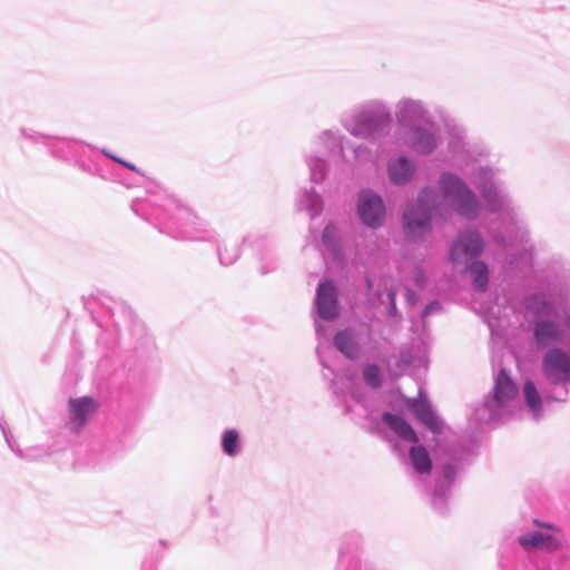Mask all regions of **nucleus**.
<instances>
[{
    "label": "nucleus",
    "mask_w": 570,
    "mask_h": 570,
    "mask_svg": "<svg viewBox=\"0 0 570 570\" xmlns=\"http://www.w3.org/2000/svg\"><path fill=\"white\" fill-rule=\"evenodd\" d=\"M135 444V438L130 428H124L120 432L115 433L105 444V451L114 455L121 454L131 449Z\"/></svg>",
    "instance_id": "cd10ccee"
},
{
    "label": "nucleus",
    "mask_w": 570,
    "mask_h": 570,
    "mask_svg": "<svg viewBox=\"0 0 570 570\" xmlns=\"http://www.w3.org/2000/svg\"><path fill=\"white\" fill-rule=\"evenodd\" d=\"M442 311V304L439 299H432L428 304H425L424 308L422 309L421 317L424 320L429 316H431L434 313Z\"/></svg>",
    "instance_id": "a19ab883"
},
{
    "label": "nucleus",
    "mask_w": 570,
    "mask_h": 570,
    "mask_svg": "<svg viewBox=\"0 0 570 570\" xmlns=\"http://www.w3.org/2000/svg\"><path fill=\"white\" fill-rule=\"evenodd\" d=\"M463 272L470 276L473 291L484 293L489 289L491 271L484 261L479 258L464 263Z\"/></svg>",
    "instance_id": "4be33fe9"
},
{
    "label": "nucleus",
    "mask_w": 570,
    "mask_h": 570,
    "mask_svg": "<svg viewBox=\"0 0 570 570\" xmlns=\"http://www.w3.org/2000/svg\"><path fill=\"white\" fill-rule=\"evenodd\" d=\"M387 297V311L386 314L391 318L401 320L402 315L397 309L396 305V297H397V291L395 287L391 286L386 292Z\"/></svg>",
    "instance_id": "58836bf2"
},
{
    "label": "nucleus",
    "mask_w": 570,
    "mask_h": 570,
    "mask_svg": "<svg viewBox=\"0 0 570 570\" xmlns=\"http://www.w3.org/2000/svg\"><path fill=\"white\" fill-rule=\"evenodd\" d=\"M333 346L350 361L357 360L362 354L357 334L352 327L338 330L333 337Z\"/></svg>",
    "instance_id": "412c9836"
},
{
    "label": "nucleus",
    "mask_w": 570,
    "mask_h": 570,
    "mask_svg": "<svg viewBox=\"0 0 570 570\" xmlns=\"http://www.w3.org/2000/svg\"><path fill=\"white\" fill-rule=\"evenodd\" d=\"M362 377L371 389H380L384 382L383 373L375 363H366L362 366Z\"/></svg>",
    "instance_id": "72a5a7b5"
},
{
    "label": "nucleus",
    "mask_w": 570,
    "mask_h": 570,
    "mask_svg": "<svg viewBox=\"0 0 570 570\" xmlns=\"http://www.w3.org/2000/svg\"><path fill=\"white\" fill-rule=\"evenodd\" d=\"M417 173V165L414 159L407 155H399L389 159L386 164V174L390 183L397 187L411 184Z\"/></svg>",
    "instance_id": "f3484780"
},
{
    "label": "nucleus",
    "mask_w": 570,
    "mask_h": 570,
    "mask_svg": "<svg viewBox=\"0 0 570 570\" xmlns=\"http://www.w3.org/2000/svg\"><path fill=\"white\" fill-rule=\"evenodd\" d=\"M314 314L325 322H333L341 315L340 289L331 278L318 282L315 298Z\"/></svg>",
    "instance_id": "f8f14e48"
},
{
    "label": "nucleus",
    "mask_w": 570,
    "mask_h": 570,
    "mask_svg": "<svg viewBox=\"0 0 570 570\" xmlns=\"http://www.w3.org/2000/svg\"><path fill=\"white\" fill-rule=\"evenodd\" d=\"M404 296H405V302H406L407 306H410V307L415 306L420 301V295L411 287L405 288Z\"/></svg>",
    "instance_id": "37998d69"
},
{
    "label": "nucleus",
    "mask_w": 570,
    "mask_h": 570,
    "mask_svg": "<svg viewBox=\"0 0 570 570\" xmlns=\"http://www.w3.org/2000/svg\"><path fill=\"white\" fill-rule=\"evenodd\" d=\"M478 194L455 171L439 174L436 186H423L416 197L401 213V227L410 243L425 242L434 230V222L444 219L443 203L466 220H475L481 212L500 214L511 208L512 198L503 183L497 179L491 166H478L472 170Z\"/></svg>",
    "instance_id": "f257e3e1"
},
{
    "label": "nucleus",
    "mask_w": 570,
    "mask_h": 570,
    "mask_svg": "<svg viewBox=\"0 0 570 570\" xmlns=\"http://www.w3.org/2000/svg\"><path fill=\"white\" fill-rule=\"evenodd\" d=\"M98 407V402L91 396L70 399L68 402L69 420L66 428L75 434L80 433Z\"/></svg>",
    "instance_id": "2eb2a0df"
},
{
    "label": "nucleus",
    "mask_w": 570,
    "mask_h": 570,
    "mask_svg": "<svg viewBox=\"0 0 570 570\" xmlns=\"http://www.w3.org/2000/svg\"><path fill=\"white\" fill-rule=\"evenodd\" d=\"M487 248L482 233L474 227L461 229L450 245L449 257L453 264H462L482 257Z\"/></svg>",
    "instance_id": "9b49d317"
},
{
    "label": "nucleus",
    "mask_w": 570,
    "mask_h": 570,
    "mask_svg": "<svg viewBox=\"0 0 570 570\" xmlns=\"http://www.w3.org/2000/svg\"><path fill=\"white\" fill-rule=\"evenodd\" d=\"M396 124L401 129L415 125H432L434 122L433 115L430 109L420 99L404 97L400 99L395 106Z\"/></svg>",
    "instance_id": "ddd939ff"
},
{
    "label": "nucleus",
    "mask_w": 570,
    "mask_h": 570,
    "mask_svg": "<svg viewBox=\"0 0 570 570\" xmlns=\"http://www.w3.org/2000/svg\"><path fill=\"white\" fill-rule=\"evenodd\" d=\"M316 354H317V357H318V361H320V364L322 365L323 368L330 371V373L334 376H336V373L334 371V368H332L331 366H328L323 356H322V353H321V345H318L316 347ZM330 387L333 392V394L336 396L337 399V402L340 403L341 406H343L344 409V413L345 414H348L352 412V406L351 404L347 402V399H346V394L345 392L340 389L336 384V381H335V377L331 379V382H330Z\"/></svg>",
    "instance_id": "2f4dec72"
},
{
    "label": "nucleus",
    "mask_w": 570,
    "mask_h": 570,
    "mask_svg": "<svg viewBox=\"0 0 570 570\" xmlns=\"http://www.w3.org/2000/svg\"><path fill=\"white\" fill-rule=\"evenodd\" d=\"M366 285L368 288H371L373 285L372 281L368 277L366 278Z\"/></svg>",
    "instance_id": "de8ad7c7"
},
{
    "label": "nucleus",
    "mask_w": 570,
    "mask_h": 570,
    "mask_svg": "<svg viewBox=\"0 0 570 570\" xmlns=\"http://www.w3.org/2000/svg\"><path fill=\"white\" fill-rule=\"evenodd\" d=\"M320 321H321V320H320V318H317V316L315 315V318H314V325H315V333H316V336H317V337L326 338V337H327V326H325L324 324H322Z\"/></svg>",
    "instance_id": "c03bdc74"
},
{
    "label": "nucleus",
    "mask_w": 570,
    "mask_h": 570,
    "mask_svg": "<svg viewBox=\"0 0 570 570\" xmlns=\"http://www.w3.org/2000/svg\"><path fill=\"white\" fill-rule=\"evenodd\" d=\"M415 419L433 434H440L443 431L444 421L433 409L432 404L430 406H425V411L420 413Z\"/></svg>",
    "instance_id": "473e14b6"
},
{
    "label": "nucleus",
    "mask_w": 570,
    "mask_h": 570,
    "mask_svg": "<svg viewBox=\"0 0 570 570\" xmlns=\"http://www.w3.org/2000/svg\"><path fill=\"white\" fill-rule=\"evenodd\" d=\"M219 449L227 458H237L243 453L244 441L239 430L236 428L225 429L220 433Z\"/></svg>",
    "instance_id": "b1692460"
},
{
    "label": "nucleus",
    "mask_w": 570,
    "mask_h": 570,
    "mask_svg": "<svg viewBox=\"0 0 570 570\" xmlns=\"http://www.w3.org/2000/svg\"><path fill=\"white\" fill-rule=\"evenodd\" d=\"M489 236L497 246L501 248H512L520 243L527 242L528 235L521 230L514 232L507 229L503 232L500 228H492L489 230Z\"/></svg>",
    "instance_id": "bb28decb"
},
{
    "label": "nucleus",
    "mask_w": 570,
    "mask_h": 570,
    "mask_svg": "<svg viewBox=\"0 0 570 570\" xmlns=\"http://www.w3.org/2000/svg\"><path fill=\"white\" fill-rule=\"evenodd\" d=\"M448 151L455 160L465 165L475 163L487 155L483 150L471 146L466 140L465 131L456 127L449 130Z\"/></svg>",
    "instance_id": "dca6fc26"
},
{
    "label": "nucleus",
    "mask_w": 570,
    "mask_h": 570,
    "mask_svg": "<svg viewBox=\"0 0 570 570\" xmlns=\"http://www.w3.org/2000/svg\"><path fill=\"white\" fill-rule=\"evenodd\" d=\"M422 125L409 126L403 130L405 145L421 156L432 155L439 147V137L435 131Z\"/></svg>",
    "instance_id": "4468645a"
},
{
    "label": "nucleus",
    "mask_w": 570,
    "mask_h": 570,
    "mask_svg": "<svg viewBox=\"0 0 570 570\" xmlns=\"http://www.w3.org/2000/svg\"><path fill=\"white\" fill-rule=\"evenodd\" d=\"M558 298L570 304V275L563 274L558 285L548 292L534 291L525 294L520 305L531 316L532 340L538 348H551L556 344L563 345L562 326L552 320L558 316Z\"/></svg>",
    "instance_id": "39448f33"
},
{
    "label": "nucleus",
    "mask_w": 570,
    "mask_h": 570,
    "mask_svg": "<svg viewBox=\"0 0 570 570\" xmlns=\"http://www.w3.org/2000/svg\"><path fill=\"white\" fill-rule=\"evenodd\" d=\"M245 246L252 247L257 253V257L261 261L259 273L261 275H267L273 273L278 267V259L275 250L269 247L266 239L263 237L253 239L250 236H245L242 239Z\"/></svg>",
    "instance_id": "6ab92c4d"
},
{
    "label": "nucleus",
    "mask_w": 570,
    "mask_h": 570,
    "mask_svg": "<svg viewBox=\"0 0 570 570\" xmlns=\"http://www.w3.org/2000/svg\"><path fill=\"white\" fill-rule=\"evenodd\" d=\"M407 410L416 417L420 413L425 411V406H430L432 403L426 395L420 396L419 399H406Z\"/></svg>",
    "instance_id": "4c0bfd02"
},
{
    "label": "nucleus",
    "mask_w": 570,
    "mask_h": 570,
    "mask_svg": "<svg viewBox=\"0 0 570 570\" xmlns=\"http://www.w3.org/2000/svg\"><path fill=\"white\" fill-rule=\"evenodd\" d=\"M534 523H535V524H539V525H541V527L551 528V524H550V523H542V522H540V521H538V520H534Z\"/></svg>",
    "instance_id": "49530a36"
},
{
    "label": "nucleus",
    "mask_w": 570,
    "mask_h": 570,
    "mask_svg": "<svg viewBox=\"0 0 570 570\" xmlns=\"http://www.w3.org/2000/svg\"><path fill=\"white\" fill-rule=\"evenodd\" d=\"M100 154L105 156L106 158L112 160L114 163L122 166L124 168L130 170L135 174L137 183H144L146 179L145 174L132 163L117 156L116 154L111 153L110 150L106 148L100 149Z\"/></svg>",
    "instance_id": "f704fd0d"
},
{
    "label": "nucleus",
    "mask_w": 570,
    "mask_h": 570,
    "mask_svg": "<svg viewBox=\"0 0 570 570\" xmlns=\"http://www.w3.org/2000/svg\"><path fill=\"white\" fill-rule=\"evenodd\" d=\"M20 135L22 138H24L30 144L42 145L43 147L47 148V150H49V146L51 145L52 137H53L50 135L39 132L32 128H20Z\"/></svg>",
    "instance_id": "e433bc0d"
},
{
    "label": "nucleus",
    "mask_w": 570,
    "mask_h": 570,
    "mask_svg": "<svg viewBox=\"0 0 570 570\" xmlns=\"http://www.w3.org/2000/svg\"><path fill=\"white\" fill-rule=\"evenodd\" d=\"M393 125L391 107L382 100H372L356 110L344 128L356 138L375 141L390 134Z\"/></svg>",
    "instance_id": "1a4fd4ad"
},
{
    "label": "nucleus",
    "mask_w": 570,
    "mask_h": 570,
    "mask_svg": "<svg viewBox=\"0 0 570 570\" xmlns=\"http://www.w3.org/2000/svg\"><path fill=\"white\" fill-rule=\"evenodd\" d=\"M121 185H124L125 187L127 188H131V187H135V186H138L140 185L141 183H137L136 180V176L132 177V178H121L118 180Z\"/></svg>",
    "instance_id": "a18cd8bd"
},
{
    "label": "nucleus",
    "mask_w": 570,
    "mask_h": 570,
    "mask_svg": "<svg viewBox=\"0 0 570 570\" xmlns=\"http://www.w3.org/2000/svg\"><path fill=\"white\" fill-rule=\"evenodd\" d=\"M322 243L335 261L343 258V248L338 228L335 224L325 225L322 233Z\"/></svg>",
    "instance_id": "c85d7f7f"
},
{
    "label": "nucleus",
    "mask_w": 570,
    "mask_h": 570,
    "mask_svg": "<svg viewBox=\"0 0 570 570\" xmlns=\"http://www.w3.org/2000/svg\"><path fill=\"white\" fill-rule=\"evenodd\" d=\"M240 245L243 243H237L235 240H219L217 242L216 250L219 263L223 266H230L237 262L240 256Z\"/></svg>",
    "instance_id": "c756f323"
},
{
    "label": "nucleus",
    "mask_w": 570,
    "mask_h": 570,
    "mask_svg": "<svg viewBox=\"0 0 570 570\" xmlns=\"http://www.w3.org/2000/svg\"><path fill=\"white\" fill-rule=\"evenodd\" d=\"M433 451L443 462L436 465L435 483L433 488L425 487V493L432 509L440 515H446L459 473L469 468L478 455L476 438L473 434L454 440L434 438Z\"/></svg>",
    "instance_id": "20e7f679"
},
{
    "label": "nucleus",
    "mask_w": 570,
    "mask_h": 570,
    "mask_svg": "<svg viewBox=\"0 0 570 570\" xmlns=\"http://www.w3.org/2000/svg\"><path fill=\"white\" fill-rule=\"evenodd\" d=\"M306 165L309 169V179L314 184H321L327 177L330 165L327 160L320 156H306Z\"/></svg>",
    "instance_id": "7c9ffc66"
},
{
    "label": "nucleus",
    "mask_w": 570,
    "mask_h": 570,
    "mask_svg": "<svg viewBox=\"0 0 570 570\" xmlns=\"http://www.w3.org/2000/svg\"><path fill=\"white\" fill-rule=\"evenodd\" d=\"M296 207L299 212H307L311 219H315L323 213L324 199L314 187L303 188L297 195Z\"/></svg>",
    "instance_id": "5701e85b"
},
{
    "label": "nucleus",
    "mask_w": 570,
    "mask_h": 570,
    "mask_svg": "<svg viewBox=\"0 0 570 570\" xmlns=\"http://www.w3.org/2000/svg\"><path fill=\"white\" fill-rule=\"evenodd\" d=\"M370 423L366 431L380 439L387 441L393 451L404 455L405 448L403 442L413 443L409 449V463L413 471L420 475H429L433 469V463L428 449L419 444V436L411 423L400 413L383 411L377 419L372 414L365 416Z\"/></svg>",
    "instance_id": "423d86ee"
},
{
    "label": "nucleus",
    "mask_w": 570,
    "mask_h": 570,
    "mask_svg": "<svg viewBox=\"0 0 570 570\" xmlns=\"http://www.w3.org/2000/svg\"><path fill=\"white\" fill-rule=\"evenodd\" d=\"M98 153L100 154V149L83 141L73 161V166L82 173L107 180L108 176L100 164Z\"/></svg>",
    "instance_id": "a211bd4d"
},
{
    "label": "nucleus",
    "mask_w": 570,
    "mask_h": 570,
    "mask_svg": "<svg viewBox=\"0 0 570 570\" xmlns=\"http://www.w3.org/2000/svg\"><path fill=\"white\" fill-rule=\"evenodd\" d=\"M130 208L159 233L176 240L208 242L215 237V230L205 220L164 190L132 199Z\"/></svg>",
    "instance_id": "7ed1b4c3"
},
{
    "label": "nucleus",
    "mask_w": 570,
    "mask_h": 570,
    "mask_svg": "<svg viewBox=\"0 0 570 570\" xmlns=\"http://www.w3.org/2000/svg\"><path fill=\"white\" fill-rule=\"evenodd\" d=\"M355 215L362 226L379 230L386 224L389 212L383 196L371 187H362L355 195Z\"/></svg>",
    "instance_id": "9d476101"
},
{
    "label": "nucleus",
    "mask_w": 570,
    "mask_h": 570,
    "mask_svg": "<svg viewBox=\"0 0 570 570\" xmlns=\"http://www.w3.org/2000/svg\"><path fill=\"white\" fill-rule=\"evenodd\" d=\"M0 430L3 434V438L8 444V446L20 458H22V451L17 448L16 445V441L13 439V435L10 433V431L7 429V426L4 424H0Z\"/></svg>",
    "instance_id": "ea45409f"
},
{
    "label": "nucleus",
    "mask_w": 570,
    "mask_h": 570,
    "mask_svg": "<svg viewBox=\"0 0 570 570\" xmlns=\"http://www.w3.org/2000/svg\"><path fill=\"white\" fill-rule=\"evenodd\" d=\"M519 544L527 551L532 549H551L556 539L548 532L533 530L518 537Z\"/></svg>",
    "instance_id": "393cba45"
},
{
    "label": "nucleus",
    "mask_w": 570,
    "mask_h": 570,
    "mask_svg": "<svg viewBox=\"0 0 570 570\" xmlns=\"http://www.w3.org/2000/svg\"><path fill=\"white\" fill-rule=\"evenodd\" d=\"M563 346L546 351L541 362L542 383L540 387L531 380L523 381L521 392L531 419H543L544 406L550 403H567L570 394V312H564L562 322Z\"/></svg>",
    "instance_id": "f03ea898"
},
{
    "label": "nucleus",
    "mask_w": 570,
    "mask_h": 570,
    "mask_svg": "<svg viewBox=\"0 0 570 570\" xmlns=\"http://www.w3.org/2000/svg\"><path fill=\"white\" fill-rule=\"evenodd\" d=\"M519 390V385L512 379L509 370L501 367L494 376L492 390L473 409L471 419L475 423L501 422L505 416L511 415L509 407L517 400Z\"/></svg>",
    "instance_id": "6e6552de"
},
{
    "label": "nucleus",
    "mask_w": 570,
    "mask_h": 570,
    "mask_svg": "<svg viewBox=\"0 0 570 570\" xmlns=\"http://www.w3.org/2000/svg\"><path fill=\"white\" fill-rule=\"evenodd\" d=\"M413 279H414V284L420 289H424L428 285V276H426V273L424 272V269H422V268H417L415 271Z\"/></svg>",
    "instance_id": "79ce46f5"
},
{
    "label": "nucleus",
    "mask_w": 570,
    "mask_h": 570,
    "mask_svg": "<svg viewBox=\"0 0 570 570\" xmlns=\"http://www.w3.org/2000/svg\"><path fill=\"white\" fill-rule=\"evenodd\" d=\"M100 154L105 156L106 158L112 160L114 163L122 166L124 168L130 170L135 174L137 183H144L146 179L145 174L132 163L117 156L116 154L111 153L110 150L106 148L100 149Z\"/></svg>",
    "instance_id": "c9c22d12"
},
{
    "label": "nucleus",
    "mask_w": 570,
    "mask_h": 570,
    "mask_svg": "<svg viewBox=\"0 0 570 570\" xmlns=\"http://www.w3.org/2000/svg\"><path fill=\"white\" fill-rule=\"evenodd\" d=\"M0 424H3L2 422H0Z\"/></svg>",
    "instance_id": "09e8293b"
},
{
    "label": "nucleus",
    "mask_w": 570,
    "mask_h": 570,
    "mask_svg": "<svg viewBox=\"0 0 570 570\" xmlns=\"http://www.w3.org/2000/svg\"><path fill=\"white\" fill-rule=\"evenodd\" d=\"M82 142L72 137L53 136L48 153L57 160L73 164Z\"/></svg>",
    "instance_id": "aec40b11"
},
{
    "label": "nucleus",
    "mask_w": 570,
    "mask_h": 570,
    "mask_svg": "<svg viewBox=\"0 0 570 570\" xmlns=\"http://www.w3.org/2000/svg\"><path fill=\"white\" fill-rule=\"evenodd\" d=\"M318 144L324 146L330 156L344 157L345 144L348 140L338 131L326 129L320 134Z\"/></svg>",
    "instance_id": "a878e982"
},
{
    "label": "nucleus",
    "mask_w": 570,
    "mask_h": 570,
    "mask_svg": "<svg viewBox=\"0 0 570 570\" xmlns=\"http://www.w3.org/2000/svg\"><path fill=\"white\" fill-rule=\"evenodd\" d=\"M85 308L96 325L105 332L97 337V343L105 345L107 350L114 348L121 324L144 333L145 344L154 346V338L145 333L144 324L125 301L101 296L85 301Z\"/></svg>",
    "instance_id": "0eeeda50"
}]
</instances>
